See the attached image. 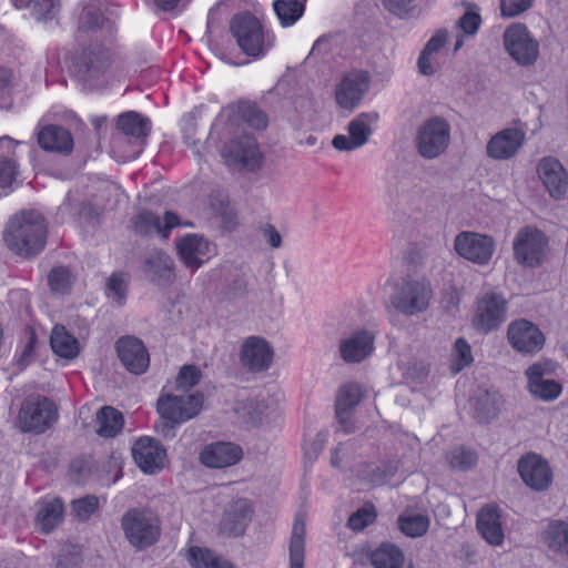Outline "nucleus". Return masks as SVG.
<instances>
[{"mask_svg":"<svg viewBox=\"0 0 568 568\" xmlns=\"http://www.w3.org/2000/svg\"><path fill=\"white\" fill-rule=\"evenodd\" d=\"M116 126L124 135L144 144L152 124L148 116L135 111H126L118 116Z\"/></svg>","mask_w":568,"mask_h":568,"instance_id":"obj_34","label":"nucleus"},{"mask_svg":"<svg viewBox=\"0 0 568 568\" xmlns=\"http://www.w3.org/2000/svg\"><path fill=\"white\" fill-rule=\"evenodd\" d=\"M274 349L272 345L261 336H250L244 339L240 361L243 367L253 373L268 369L273 362Z\"/></svg>","mask_w":568,"mask_h":568,"instance_id":"obj_18","label":"nucleus"},{"mask_svg":"<svg viewBox=\"0 0 568 568\" xmlns=\"http://www.w3.org/2000/svg\"><path fill=\"white\" fill-rule=\"evenodd\" d=\"M447 38L448 31L446 29H438L427 41L423 50L434 55L445 45Z\"/></svg>","mask_w":568,"mask_h":568,"instance_id":"obj_59","label":"nucleus"},{"mask_svg":"<svg viewBox=\"0 0 568 568\" xmlns=\"http://www.w3.org/2000/svg\"><path fill=\"white\" fill-rule=\"evenodd\" d=\"M202 377L201 369L195 365H184L176 376V389L187 392L196 384Z\"/></svg>","mask_w":568,"mask_h":568,"instance_id":"obj_49","label":"nucleus"},{"mask_svg":"<svg viewBox=\"0 0 568 568\" xmlns=\"http://www.w3.org/2000/svg\"><path fill=\"white\" fill-rule=\"evenodd\" d=\"M97 424L100 436L114 437L123 427V416L115 408L104 406L97 414Z\"/></svg>","mask_w":568,"mask_h":568,"instance_id":"obj_41","label":"nucleus"},{"mask_svg":"<svg viewBox=\"0 0 568 568\" xmlns=\"http://www.w3.org/2000/svg\"><path fill=\"white\" fill-rule=\"evenodd\" d=\"M369 559L374 568H403L405 556L399 547L384 542L372 551Z\"/></svg>","mask_w":568,"mask_h":568,"instance_id":"obj_39","label":"nucleus"},{"mask_svg":"<svg viewBox=\"0 0 568 568\" xmlns=\"http://www.w3.org/2000/svg\"><path fill=\"white\" fill-rule=\"evenodd\" d=\"M223 156L247 171L257 170L262 163L257 141L252 135H242L231 140L223 150Z\"/></svg>","mask_w":568,"mask_h":568,"instance_id":"obj_17","label":"nucleus"},{"mask_svg":"<svg viewBox=\"0 0 568 568\" xmlns=\"http://www.w3.org/2000/svg\"><path fill=\"white\" fill-rule=\"evenodd\" d=\"M149 278L158 284H171L174 281V262L162 251L151 252L144 264Z\"/></svg>","mask_w":568,"mask_h":568,"instance_id":"obj_32","label":"nucleus"},{"mask_svg":"<svg viewBox=\"0 0 568 568\" xmlns=\"http://www.w3.org/2000/svg\"><path fill=\"white\" fill-rule=\"evenodd\" d=\"M114 30V23L109 19L104 18L101 12L93 6H87L83 8L79 17L78 31L81 33L104 31L108 34H112Z\"/></svg>","mask_w":568,"mask_h":568,"instance_id":"obj_38","label":"nucleus"},{"mask_svg":"<svg viewBox=\"0 0 568 568\" xmlns=\"http://www.w3.org/2000/svg\"><path fill=\"white\" fill-rule=\"evenodd\" d=\"M60 7L59 0H33L32 14L38 21H49L55 18Z\"/></svg>","mask_w":568,"mask_h":568,"instance_id":"obj_52","label":"nucleus"},{"mask_svg":"<svg viewBox=\"0 0 568 568\" xmlns=\"http://www.w3.org/2000/svg\"><path fill=\"white\" fill-rule=\"evenodd\" d=\"M203 394L195 392L189 395H161L156 403L162 419L183 424L197 416L203 407Z\"/></svg>","mask_w":568,"mask_h":568,"instance_id":"obj_8","label":"nucleus"},{"mask_svg":"<svg viewBox=\"0 0 568 568\" xmlns=\"http://www.w3.org/2000/svg\"><path fill=\"white\" fill-rule=\"evenodd\" d=\"M189 560L194 568H235L229 560L199 547L190 549Z\"/></svg>","mask_w":568,"mask_h":568,"instance_id":"obj_43","label":"nucleus"},{"mask_svg":"<svg viewBox=\"0 0 568 568\" xmlns=\"http://www.w3.org/2000/svg\"><path fill=\"white\" fill-rule=\"evenodd\" d=\"M178 255L192 273L199 270L211 254V243L201 235L187 234L176 243Z\"/></svg>","mask_w":568,"mask_h":568,"instance_id":"obj_25","label":"nucleus"},{"mask_svg":"<svg viewBox=\"0 0 568 568\" xmlns=\"http://www.w3.org/2000/svg\"><path fill=\"white\" fill-rule=\"evenodd\" d=\"M481 24V17L478 12V7L468 4L465 13L458 19L457 27L466 36H475Z\"/></svg>","mask_w":568,"mask_h":568,"instance_id":"obj_48","label":"nucleus"},{"mask_svg":"<svg viewBox=\"0 0 568 568\" xmlns=\"http://www.w3.org/2000/svg\"><path fill=\"white\" fill-rule=\"evenodd\" d=\"M507 317V301L503 294L487 292L477 301L474 326L476 329L488 333L497 329Z\"/></svg>","mask_w":568,"mask_h":568,"instance_id":"obj_11","label":"nucleus"},{"mask_svg":"<svg viewBox=\"0 0 568 568\" xmlns=\"http://www.w3.org/2000/svg\"><path fill=\"white\" fill-rule=\"evenodd\" d=\"M376 518L374 506L368 505L357 509L348 519L347 526L354 531H361Z\"/></svg>","mask_w":568,"mask_h":568,"instance_id":"obj_53","label":"nucleus"},{"mask_svg":"<svg viewBox=\"0 0 568 568\" xmlns=\"http://www.w3.org/2000/svg\"><path fill=\"white\" fill-rule=\"evenodd\" d=\"M447 460L453 468L467 470L476 465L477 455L469 448L458 446L448 453Z\"/></svg>","mask_w":568,"mask_h":568,"instance_id":"obj_46","label":"nucleus"},{"mask_svg":"<svg viewBox=\"0 0 568 568\" xmlns=\"http://www.w3.org/2000/svg\"><path fill=\"white\" fill-rule=\"evenodd\" d=\"M517 468L523 481L534 490H546L552 483V471L548 462L536 453L521 456Z\"/></svg>","mask_w":568,"mask_h":568,"instance_id":"obj_16","label":"nucleus"},{"mask_svg":"<svg viewBox=\"0 0 568 568\" xmlns=\"http://www.w3.org/2000/svg\"><path fill=\"white\" fill-rule=\"evenodd\" d=\"M537 174L552 199L560 200L568 194V173L554 156H545L537 164Z\"/></svg>","mask_w":568,"mask_h":568,"instance_id":"obj_19","label":"nucleus"},{"mask_svg":"<svg viewBox=\"0 0 568 568\" xmlns=\"http://www.w3.org/2000/svg\"><path fill=\"white\" fill-rule=\"evenodd\" d=\"M547 241L542 232L526 226L521 229L514 241L516 261L525 266L535 267L541 262Z\"/></svg>","mask_w":568,"mask_h":568,"instance_id":"obj_12","label":"nucleus"},{"mask_svg":"<svg viewBox=\"0 0 568 568\" xmlns=\"http://www.w3.org/2000/svg\"><path fill=\"white\" fill-rule=\"evenodd\" d=\"M384 4L390 12L399 17L414 9L413 0H384Z\"/></svg>","mask_w":568,"mask_h":568,"instance_id":"obj_60","label":"nucleus"},{"mask_svg":"<svg viewBox=\"0 0 568 568\" xmlns=\"http://www.w3.org/2000/svg\"><path fill=\"white\" fill-rule=\"evenodd\" d=\"M264 240L273 247L278 248L282 245V236L273 224L266 223L261 227Z\"/></svg>","mask_w":568,"mask_h":568,"instance_id":"obj_62","label":"nucleus"},{"mask_svg":"<svg viewBox=\"0 0 568 568\" xmlns=\"http://www.w3.org/2000/svg\"><path fill=\"white\" fill-rule=\"evenodd\" d=\"M3 239L9 250L17 255L31 257L39 254L47 240L43 215L34 210L14 215L8 223Z\"/></svg>","mask_w":568,"mask_h":568,"instance_id":"obj_1","label":"nucleus"},{"mask_svg":"<svg viewBox=\"0 0 568 568\" xmlns=\"http://www.w3.org/2000/svg\"><path fill=\"white\" fill-rule=\"evenodd\" d=\"M434 55L425 50H422L418 60L417 68L423 75H433L435 73Z\"/></svg>","mask_w":568,"mask_h":568,"instance_id":"obj_61","label":"nucleus"},{"mask_svg":"<svg viewBox=\"0 0 568 568\" xmlns=\"http://www.w3.org/2000/svg\"><path fill=\"white\" fill-rule=\"evenodd\" d=\"M52 351L64 358H74L79 354V343L61 325H55L50 337Z\"/></svg>","mask_w":568,"mask_h":568,"instance_id":"obj_40","label":"nucleus"},{"mask_svg":"<svg viewBox=\"0 0 568 568\" xmlns=\"http://www.w3.org/2000/svg\"><path fill=\"white\" fill-rule=\"evenodd\" d=\"M504 47L521 67L534 65L539 57V43L525 24L513 23L504 32Z\"/></svg>","mask_w":568,"mask_h":568,"instance_id":"obj_7","label":"nucleus"},{"mask_svg":"<svg viewBox=\"0 0 568 568\" xmlns=\"http://www.w3.org/2000/svg\"><path fill=\"white\" fill-rule=\"evenodd\" d=\"M243 457L239 445L230 442H215L200 453V462L209 468H225L237 464Z\"/></svg>","mask_w":568,"mask_h":568,"instance_id":"obj_27","label":"nucleus"},{"mask_svg":"<svg viewBox=\"0 0 568 568\" xmlns=\"http://www.w3.org/2000/svg\"><path fill=\"white\" fill-rule=\"evenodd\" d=\"M362 388L356 383H348L341 387L336 398V417L345 433L353 432L352 410L361 403Z\"/></svg>","mask_w":568,"mask_h":568,"instance_id":"obj_29","label":"nucleus"},{"mask_svg":"<svg viewBox=\"0 0 568 568\" xmlns=\"http://www.w3.org/2000/svg\"><path fill=\"white\" fill-rule=\"evenodd\" d=\"M474 400V414L479 423H489L496 418L503 403L498 392L487 389H479Z\"/></svg>","mask_w":568,"mask_h":568,"instance_id":"obj_35","label":"nucleus"},{"mask_svg":"<svg viewBox=\"0 0 568 568\" xmlns=\"http://www.w3.org/2000/svg\"><path fill=\"white\" fill-rule=\"evenodd\" d=\"M133 230L136 234L149 236L158 234L163 239H168L173 227L180 225L179 216L173 212H165L164 220L151 211L143 210L132 219Z\"/></svg>","mask_w":568,"mask_h":568,"instance_id":"obj_26","label":"nucleus"},{"mask_svg":"<svg viewBox=\"0 0 568 568\" xmlns=\"http://www.w3.org/2000/svg\"><path fill=\"white\" fill-rule=\"evenodd\" d=\"M508 339L511 346L520 353L532 354L539 352L545 344V336L537 325L518 320L508 327Z\"/></svg>","mask_w":568,"mask_h":568,"instance_id":"obj_21","label":"nucleus"},{"mask_svg":"<svg viewBox=\"0 0 568 568\" xmlns=\"http://www.w3.org/2000/svg\"><path fill=\"white\" fill-rule=\"evenodd\" d=\"M48 282L53 292L65 294L71 287V274L67 267H54L49 273Z\"/></svg>","mask_w":568,"mask_h":568,"instance_id":"obj_50","label":"nucleus"},{"mask_svg":"<svg viewBox=\"0 0 568 568\" xmlns=\"http://www.w3.org/2000/svg\"><path fill=\"white\" fill-rule=\"evenodd\" d=\"M378 119L376 113L363 112L355 116L347 125L348 135L337 134L332 140V145L343 152H351L365 145L372 133V124Z\"/></svg>","mask_w":568,"mask_h":568,"instance_id":"obj_14","label":"nucleus"},{"mask_svg":"<svg viewBox=\"0 0 568 568\" xmlns=\"http://www.w3.org/2000/svg\"><path fill=\"white\" fill-rule=\"evenodd\" d=\"M132 456L143 473L152 475L164 467L166 450L158 440L142 437L134 443Z\"/></svg>","mask_w":568,"mask_h":568,"instance_id":"obj_23","label":"nucleus"},{"mask_svg":"<svg viewBox=\"0 0 568 568\" xmlns=\"http://www.w3.org/2000/svg\"><path fill=\"white\" fill-rule=\"evenodd\" d=\"M122 365L132 374H143L150 364V356L143 342L134 336H123L115 344Z\"/></svg>","mask_w":568,"mask_h":568,"instance_id":"obj_22","label":"nucleus"},{"mask_svg":"<svg viewBox=\"0 0 568 568\" xmlns=\"http://www.w3.org/2000/svg\"><path fill=\"white\" fill-rule=\"evenodd\" d=\"M503 17L513 18L527 11L534 6L535 0H499Z\"/></svg>","mask_w":568,"mask_h":568,"instance_id":"obj_55","label":"nucleus"},{"mask_svg":"<svg viewBox=\"0 0 568 568\" xmlns=\"http://www.w3.org/2000/svg\"><path fill=\"white\" fill-rule=\"evenodd\" d=\"M178 425L172 420L163 419L162 424L158 427V433L166 439H172L175 437V427Z\"/></svg>","mask_w":568,"mask_h":568,"instance_id":"obj_64","label":"nucleus"},{"mask_svg":"<svg viewBox=\"0 0 568 568\" xmlns=\"http://www.w3.org/2000/svg\"><path fill=\"white\" fill-rule=\"evenodd\" d=\"M526 140V133L518 128H506L494 134L486 145V154L493 160L514 158Z\"/></svg>","mask_w":568,"mask_h":568,"instance_id":"obj_20","label":"nucleus"},{"mask_svg":"<svg viewBox=\"0 0 568 568\" xmlns=\"http://www.w3.org/2000/svg\"><path fill=\"white\" fill-rule=\"evenodd\" d=\"M64 508L60 498H43L38 504L36 526L50 534L63 521Z\"/></svg>","mask_w":568,"mask_h":568,"instance_id":"obj_33","label":"nucleus"},{"mask_svg":"<svg viewBox=\"0 0 568 568\" xmlns=\"http://www.w3.org/2000/svg\"><path fill=\"white\" fill-rule=\"evenodd\" d=\"M99 499L94 495H87L71 503L72 514L80 521H85L97 511Z\"/></svg>","mask_w":568,"mask_h":568,"instance_id":"obj_47","label":"nucleus"},{"mask_svg":"<svg viewBox=\"0 0 568 568\" xmlns=\"http://www.w3.org/2000/svg\"><path fill=\"white\" fill-rule=\"evenodd\" d=\"M473 355L470 345L468 342L459 337L456 339L452 353V362L450 369L453 373H458L463 371L465 367L469 366L473 363Z\"/></svg>","mask_w":568,"mask_h":568,"instance_id":"obj_45","label":"nucleus"},{"mask_svg":"<svg viewBox=\"0 0 568 568\" xmlns=\"http://www.w3.org/2000/svg\"><path fill=\"white\" fill-rule=\"evenodd\" d=\"M72 478L78 484H84L91 474V464L85 459H74L71 463Z\"/></svg>","mask_w":568,"mask_h":568,"instance_id":"obj_58","label":"nucleus"},{"mask_svg":"<svg viewBox=\"0 0 568 568\" xmlns=\"http://www.w3.org/2000/svg\"><path fill=\"white\" fill-rule=\"evenodd\" d=\"M251 517L250 501L245 498L237 499L225 510L221 521V530L229 536H241L251 521Z\"/></svg>","mask_w":568,"mask_h":568,"instance_id":"obj_30","label":"nucleus"},{"mask_svg":"<svg viewBox=\"0 0 568 568\" xmlns=\"http://www.w3.org/2000/svg\"><path fill=\"white\" fill-rule=\"evenodd\" d=\"M58 418V410L52 400L43 396L28 397L19 412L18 420L22 432L42 434Z\"/></svg>","mask_w":568,"mask_h":568,"instance_id":"obj_6","label":"nucleus"},{"mask_svg":"<svg viewBox=\"0 0 568 568\" xmlns=\"http://www.w3.org/2000/svg\"><path fill=\"white\" fill-rule=\"evenodd\" d=\"M80 564L79 556L75 554H61L57 558L55 568H78Z\"/></svg>","mask_w":568,"mask_h":568,"instance_id":"obj_63","label":"nucleus"},{"mask_svg":"<svg viewBox=\"0 0 568 568\" xmlns=\"http://www.w3.org/2000/svg\"><path fill=\"white\" fill-rule=\"evenodd\" d=\"M476 527L489 545L503 544L505 535L498 507L490 505L483 507L477 515Z\"/></svg>","mask_w":568,"mask_h":568,"instance_id":"obj_31","label":"nucleus"},{"mask_svg":"<svg viewBox=\"0 0 568 568\" xmlns=\"http://www.w3.org/2000/svg\"><path fill=\"white\" fill-rule=\"evenodd\" d=\"M432 298V284L426 277L407 275L394 283L389 304L405 316H416L428 310Z\"/></svg>","mask_w":568,"mask_h":568,"instance_id":"obj_2","label":"nucleus"},{"mask_svg":"<svg viewBox=\"0 0 568 568\" xmlns=\"http://www.w3.org/2000/svg\"><path fill=\"white\" fill-rule=\"evenodd\" d=\"M306 0H275L274 11L283 27L295 24L304 14Z\"/></svg>","mask_w":568,"mask_h":568,"instance_id":"obj_42","label":"nucleus"},{"mask_svg":"<svg viewBox=\"0 0 568 568\" xmlns=\"http://www.w3.org/2000/svg\"><path fill=\"white\" fill-rule=\"evenodd\" d=\"M39 146L48 152L70 154L73 150V138L70 131L62 125L47 124L37 132Z\"/></svg>","mask_w":568,"mask_h":568,"instance_id":"obj_28","label":"nucleus"},{"mask_svg":"<svg viewBox=\"0 0 568 568\" xmlns=\"http://www.w3.org/2000/svg\"><path fill=\"white\" fill-rule=\"evenodd\" d=\"M375 334L371 329L358 328L339 339L338 353L345 363L358 364L373 354Z\"/></svg>","mask_w":568,"mask_h":568,"instance_id":"obj_15","label":"nucleus"},{"mask_svg":"<svg viewBox=\"0 0 568 568\" xmlns=\"http://www.w3.org/2000/svg\"><path fill=\"white\" fill-rule=\"evenodd\" d=\"M121 528L128 542L138 550L153 546L161 532L159 518L150 510L130 508L121 518Z\"/></svg>","mask_w":568,"mask_h":568,"instance_id":"obj_3","label":"nucleus"},{"mask_svg":"<svg viewBox=\"0 0 568 568\" xmlns=\"http://www.w3.org/2000/svg\"><path fill=\"white\" fill-rule=\"evenodd\" d=\"M230 29L241 50L250 57H263L273 45L272 37L264 32L258 19L248 12L234 16Z\"/></svg>","mask_w":568,"mask_h":568,"instance_id":"obj_4","label":"nucleus"},{"mask_svg":"<svg viewBox=\"0 0 568 568\" xmlns=\"http://www.w3.org/2000/svg\"><path fill=\"white\" fill-rule=\"evenodd\" d=\"M110 64L109 52L99 47L83 51L74 61L75 75L87 85L97 88Z\"/></svg>","mask_w":568,"mask_h":568,"instance_id":"obj_13","label":"nucleus"},{"mask_svg":"<svg viewBox=\"0 0 568 568\" xmlns=\"http://www.w3.org/2000/svg\"><path fill=\"white\" fill-rule=\"evenodd\" d=\"M305 557V520L297 515L290 539V568H303Z\"/></svg>","mask_w":568,"mask_h":568,"instance_id":"obj_37","label":"nucleus"},{"mask_svg":"<svg viewBox=\"0 0 568 568\" xmlns=\"http://www.w3.org/2000/svg\"><path fill=\"white\" fill-rule=\"evenodd\" d=\"M11 78H12V74L9 70L0 69V108L1 109H10L12 105Z\"/></svg>","mask_w":568,"mask_h":568,"instance_id":"obj_57","label":"nucleus"},{"mask_svg":"<svg viewBox=\"0 0 568 568\" xmlns=\"http://www.w3.org/2000/svg\"><path fill=\"white\" fill-rule=\"evenodd\" d=\"M456 253L477 265H486L495 252V241L491 236L476 232H460L454 241Z\"/></svg>","mask_w":568,"mask_h":568,"instance_id":"obj_10","label":"nucleus"},{"mask_svg":"<svg viewBox=\"0 0 568 568\" xmlns=\"http://www.w3.org/2000/svg\"><path fill=\"white\" fill-rule=\"evenodd\" d=\"M368 88L369 79L365 72H351L336 87V102L343 109L353 110L359 104Z\"/></svg>","mask_w":568,"mask_h":568,"instance_id":"obj_24","label":"nucleus"},{"mask_svg":"<svg viewBox=\"0 0 568 568\" xmlns=\"http://www.w3.org/2000/svg\"><path fill=\"white\" fill-rule=\"evenodd\" d=\"M414 142L422 158L436 159L446 152L450 143V125L442 116H432L419 124Z\"/></svg>","mask_w":568,"mask_h":568,"instance_id":"obj_5","label":"nucleus"},{"mask_svg":"<svg viewBox=\"0 0 568 568\" xmlns=\"http://www.w3.org/2000/svg\"><path fill=\"white\" fill-rule=\"evenodd\" d=\"M242 119L253 129L263 130L267 125L266 114L255 105H246L241 110Z\"/></svg>","mask_w":568,"mask_h":568,"instance_id":"obj_54","label":"nucleus"},{"mask_svg":"<svg viewBox=\"0 0 568 568\" xmlns=\"http://www.w3.org/2000/svg\"><path fill=\"white\" fill-rule=\"evenodd\" d=\"M541 540L550 551L568 556V523L549 521L541 532Z\"/></svg>","mask_w":568,"mask_h":568,"instance_id":"obj_36","label":"nucleus"},{"mask_svg":"<svg viewBox=\"0 0 568 568\" xmlns=\"http://www.w3.org/2000/svg\"><path fill=\"white\" fill-rule=\"evenodd\" d=\"M128 284L121 274H112L106 281V294L119 306H122L126 298Z\"/></svg>","mask_w":568,"mask_h":568,"instance_id":"obj_51","label":"nucleus"},{"mask_svg":"<svg viewBox=\"0 0 568 568\" xmlns=\"http://www.w3.org/2000/svg\"><path fill=\"white\" fill-rule=\"evenodd\" d=\"M17 172V162L13 158L3 156L0 159V186H10L16 180Z\"/></svg>","mask_w":568,"mask_h":568,"instance_id":"obj_56","label":"nucleus"},{"mask_svg":"<svg viewBox=\"0 0 568 568\" xmlns=\"http://www.w3.org/2000/svg\"><path fill=\"white\" fill-rule=\"evenodd\" d=\"M555 371L556 364L549 359L534 363L526 369L528 390L535 398L551 402L560 396L561 385L550 378Z\"/></svg>","mask_w":568,"mask_h":568,"instance_id":"obj_9","label":"nucleus"},{"mask_svg":"<svg viewBox=\"0 0 568 568\" xmlns=\"http://www.w3.org/2000/svg\"><path fill=\"white\" fill-rule=\"evenodd\" d=\"M398 526L406 536L420 537L429 527V518L422 514L400 516L398 518Z\"/></svg>","mask_w":568,"mask_h":568,"instance_id":"obj_44","label":"nucleus"}]
</instances>
